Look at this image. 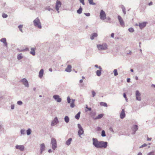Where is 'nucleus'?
Listing matches in <instances>:
<instances>
[{
  "label": "nucleus",
  "instance_id": "nucleus-47",
  "mask_svg": "<svg viewBox=\"0 0 155 155\" xmlns=\"http://www.w3.org/2000/svg\"><path fill=\"white\" fill-rule=\"evenodd\" d=\"M81 3L83 5H85V3L84 2V0H79Z\"/></svg>",
  "mask_w": 155,
  "mask_h": 155
},
{
  "label": "nucleus",
  "instance_id": "nucleus-3",
  "mask_svg": "<svg viewBox=\"0 0 155 155\" xmlns=\"http://www.w3.org/2000/svg\"><path fill=\"white\" fill-rule=\"evenodd\" d=\"M97 47L100 51L105 50L107 48V45L106 44L97 45Z\"/></svg>",
  "mask_w": 155,
  "mask_h": 155
},
{
  "label": "nucleus",
  "instance_id": "nucleus-63",
  "mask_svg": "<svg viewBox=\"0 0 155 155\" xmlns=\"http://www.w3.org/2000/svg\"><path fill=\"white\" fill-rule=\"evenodd\" d=\"M137 155H142V153L141 152H139L138 153Z\"/></svg>",
  "mask_w": 155,
  "mask_h": 155
},
{
  "label": "nucleus",
  "instance_id": "nucleus-58",
  "mask_svg": "<svg viewBox=\"0 0 155 155\" xmlns=\"http://www.w3.org/2000/svg\"><path fill=\"white\" fill-rule=\"evenodd\" d=\"M18 51H19V52H22V51H24V49H22V50H19V49H18Z\"/></svg>",
  "mask_w": 155,
  "mask_h": 155
},
{
  "label": "nucleus",
  "instance_id": "nucleus-16",
  "mask_svg": "<svg viewBox=\"0 0 155 155\" xmlns=\"http://www.w3.org/2000/svg\"><path fill=\"white\" fill-rule=\"evenodd\" d=\"M147 22H143L141 23H139V26L141 29H142L143 28L145 27L147 24Z\"/></svg>",
  "mask_w": 155,
  "mask_h": 155
},
{
  "label": "nucleus",
  "instance_id": "nucleus-36",
  "mask_svg": "<svg viewBox=\"0 0 155 155\" xmlns=\"http://www.w3.org/2000/svg\"><path fill=\"white\" fill-rule=\"evenodd\" d=\"M23 27V25H20L18 26V28L19 29L20 31L21 32H23V30L22 29Z\"/></svg>",
  "mask_w": 155,
  "mask_h": 155
},
{
  "label": "nucleus",
  "instance_id": "nucleus-49",
  "mask_svg": "<svg viewBox=\"0 0 155 155\" xmlns=\"http://www.w3.org/2000/svg\"><path fill=\"white\" fill-rule=\"evenodd\" d=\"M14 107H15V106L14 104H12L11 105V108L12 109V110L14 109Z\"/></svg>",
  "mask_w": 155,
  "mask_h": 155
},
{
  "label": "nucleus",
  "instance_id": "nucleus-37",
  "mask_svg": "<svg viewBox=\"0 0 155 155\" xmlns=\"http://www.w3.org/2000/svg\"><path fill=\"white\" fill-rule=\"evenodd\" d=\"M113 72L114 73V75L115 76H117L118 74L117 70L116 69L114 70Z\"/></svg>",
  "mask_w": 155,
  "mask_h": 155
},
{
  "label": "nucleus",
  "instance_id": "nucleus-59",
  "mask_svg": "<svg viewBox=\"0 0 155 155\" xmlns=\"http://www.w3.org/2000/svg\"><path fill=\"white\" fill-rule=\"evenodd\" d=\"M52 150L51 149H49L48 150V152L49 153H51L52 152Z\"/></svg>",
  "mask_w": 155,
  "mask_h": 155
},
{
  "label": "nucleus",
  "instance_id": "nucleus-4",
  "mask_svg": "<svg viewBox=\"0 0 155 155\" xmlns=\"http://www.w3.org/2000/svg\"><path fill=\"white\" fill-rule=\"evenodd\" d=\"M51 144H52V148L54 150L57 147V143L56 140L54 138L51 139Z\"/></svg>",
  "mask_w": 155,
  "mask_h": 155
},
{
  "label": "nucleus",
  "instance_id": "nucleus-39",
  "mask_svg": "<svg viewBox=\"0 0 155 155\" xmlns=\"http://www.w3.org/2000/svg\"><path fill=\"white\" fill-rule=\"evenodd\" d=\"M20 133L21 135H24L25 134V130L24 129H21L20 130Z\"/></svg>",
  "mask_w": 155,
  "mask_h": 155
},
{
  "label": "nucleus",
  "instance_id": "nucleus-8",
  "mask_svg": "<svg viewBox=\"0 0 155 155\" xmlns=\"http://www.w3.org/2000/svg\"><path fill=\"white\" fill-rule=\"evenodd\" d=\"M78 126L79 129V130L78 131V134L79 136L81 137V135L83 134L84 133V130L80 124H78Z\"/></svg>",
  "mask_w": 155,
  "mask_h": 155
},
{
  "label": "nucleus",
  "instance_id": "nucleus-48",
  "mask_svg": "<svg viewBox=\"0 0 155 155\" xmlns=\"http://www.w3.org/2000/svg\"><path fill=\"white\" fill-rule=\"evenodd\" d=\"M147 144L146 143H144L142 145H141V146L140 147V148H142L143 147H145L147 146Z\"/></svg>",
  "mask_w": 155,
  "mask_h": 155
},
{
  "label": "nucleus",
  "instance_id": "nucleus-52",
  "mask_svg": "<svg viewBox=\"0 0 155 155\" xmlns=\"http://www.w3.org/2000/svg\"><path fill=\"white\" fill-rule=\"evenodd\" d=\"M114 33H112L111 35V37H112V38H114Z\"/></svg>",
  "mask_w": 155,
  "mask_h": 155
},
{
  "label": "nucleus",
  "instance_id": "nucleus-50",
  "mask_svg": "<svg viewBox=\"0 0 155 155\" xmlns=\"http://www.w3.org/2000/svg\"><path fill=\"white\" fill-rule=\"evenodd\" d=\"M84 15L87 16H89L90 15V13H85Z\"/></svg>",
  "mask_w": 155,
  "mask_h": 155
},
{
  "label": "nucleus",
  "instance_id": "nucleus-10",
  "mask_svg": "<svg viewBox=\"0 0 155 155\" xmlns=\"http://www.w3.org/2000/svg\"><path fill=\"white\" fill-rule=\"evenodd\" d=\"M135 96L136 99L138 101H140L141 100V94L138 90H137L135 92Z\"/></svg>",
  "mask_w": 155,
  "mask_h": 155
},
{
  "label": "nucleus",
  "instance_id": "nucleus-32",
  "mask_svg": "<svg viewBox=\"0 0 155 155\" xmlns=\"http://www.w3.org/2000/svg\"><path fill=\"white\" fill-rule=\"evenodd\" d=\"M23 58V56H22V54L20 53L17 56V59L18 60H20L21 59Z\"/></svg>",
  "mask_w": 155,
  "mask_h": 155
},
{
  "label": "nucleus",
  "instance_id": "nucleus-41",
  "mask_svg": "<svg viewBox=\"0 0 155 155\" xmlns=\"http://www.w3.org/2000/svg\"><path fill=\"white\" fill-rule=\"evenodd\" d=\"M129 31L130 32H133L134 31V29L132 28H130L128 29Z\"/></svg>",
  "mask_w": 155,
  "mask_h": 155
},
{
  "label": "nucleus",
  "instance_id": "nucleus-46",
  "mask_svg": "<svg viewBox=\"0 0 155 155\" xmlns=\"http://www.w3.org/2000/svg\"><path fill=\"white\" fill-rule=\"evenodd\" d=\"M132 51L130 50H128L126 51V54H132Z\"/></svg>",
  "mask_w": 155,
  "mask_h": 155
},
{
  "label": "nucleus",
  "instance_id": "nucleus-21",
  "mask_svg": "<svg viewBox=\"0 0 155 155\" xmlns=\"http://www.w3.org/2000/svg\"><path fill=\"white\" fill-rule=\"evenodd\" d=\"M36 50V48H31V51L30 52L31 54H32L33 56L35 55V50Z\"/></svg>",
  "mask_w": 155,
  "mask_h": 155
},
{
  "label": "nucleus",
  "instance_id": "nucleus-22",
  "mask_svg": "<svg viewBox=\"0 0 155 155\" xmlns=\"http://www.w3.org/2000/svg\"><path fill=\"white\" fill-rule=\"evenodd\" d=\"M96 114V112L95 111H91L90 113V116L92 117L93 119L94 120V118L96 117H95V116Z\"/></svg>",
  "mask_w": 155,
  "mask_h": 155
},
{
  "label": "nucleus",
  "instance_id": "nucleus-45",
  "mask_svg": "<svg viewBox=\"0 0 155 155\" xmlns=\"http://www.w3.org/2000/svg\"><path fill=\"white\" fill-rule=\"evenodd\" d=\"M91 92H92V97H94L96 95V93L94 91H92Z\"/></svg>",
  "mask_w": 155,
  "mask_h": 155
},
{
  "label": "nucleus",
  "instance_id": "nucleus-64",
  "mask_svg": "<svg viewBox=\"0 0 155 155\" xmlns=\"http://www.w3.org/2000/svg\"><path fill=\"white\" fill-rule=\"evenodd\" d=\"M110 130L111 131H112V132H113V129L112 128H110Z\"/></svg>",
  "mask_w": 155,
  "mask_h": 155
},
{
  "label": "nucleus",
  "instance_id": "nucleus-1",
  "mask_svg": "<svg viewBox=\"0 0 155 155\" xmlns=\"http://www.w3.org/2000/svg\"><path fill=\"white\" fill-rule=\"evenodd\" d=\"M93 144L97 148H106L107 146L108 143L103 141H98L96 138H92Z\"/></svg>",
  "mask_w": 155,
  "mask_h": 155
},
{
  "label": "nucleus",
  "instance_id": "nucleus-25",
  "mask_svg": "<svg viewBox=\"0 0 155 155\" xmlns=\"http://www.w3.org/2000/svg\"><path fill=\"white\" fill-rule=\"evenodd\" d=\"M72 140V139L71 138H69L66 142V144L68 145H69L71 143V141Z\"/></svg>",
  "mask_w": 155,
  "mask_h": 155
},
{
  "label": "nucleus",
  "instance_id": "nucleus-5",
  "mask_svg": "<svg viewBox=\"0 0 155 155\" xmlns=\"http://www.w3.org/2000/svg\"><path fill=\"white\" fill-rule=\"evenodd\" d=\"M67 102L68 104H70V106L71 108H73L75 107L74 102L75 100L72 99L71 102V99L69 96L67 98Z\"/></svg>",
  "mask_w": 155,
  "mask_h": 155
},
{
  "label": "nucleus",
  "instance_id": "nucleus-11",
  "mask_svg": "<svg viewBox=\"0 0 155 155\" xmlns=\"http://www.w3.org/2000/svg\"><path fill=\"white\" fill-rule=\"evenodd\" d=\"M117 18L121 26L124 27L125 26L124 23L120 15H118Z\"/></svg>",
  "mask_w": 155,
  "mask_h": 155
},
{
  "label": "nucleus",
  "instance_id": "nucleus-30",
  "mask_svg": "<svg viewBox=\"0 0 155 155\" xmlns=\"http://www.w3.org/2000/svg\"><path fill=\"white\" fill-rule=\"evenodd\" d=\"M82 8L81 6H80L79 9L77 11V13L79 14L81 13L82 12Z\"/></svg>",
  "mask_w": 155,
  "mask_h": 155
},
{
  "label": "nucleus",
  "instance_id": "nucleus-9",
  "mask_svg": "<svg viewBox=\"0 0 155 155\" xmlns=\"http://www.w3.org/2000/svg\"><path fill=\"white\" fill-rule=\"evenodd\" d=\"M61 2L59 0H57L55 5V9L57 11L58 13H59V8L61 7Z\"/></svg>",
  "mask_w": 155,
  "mask_h": 155
},
{
  "label": "nucleus",
  "instance_id": "nucleus-24",
  "mask_svg": "<svg viewBox=\"0 0 155 155\" xmlns=\"http://www.w3.org/2000/svg\"><path fill=\"white\" fill-rule=\"evenodd\" d=\"M97 33H94L92 34L90 37V38L91 40H93L95 37H97Z\"/></svg>",
  "mask_w": 155,
  "mask_h": 155
},
{
  "label": "nucleus",
  "instance_id": "nucleus-61",
  "mask_svg": "<svg viewBox=\"0 0 155 155\" xmlns=\"http://www.w3.org/2000/svg\"><path fill=\"white\" fill-rule=\"evenodd\" d=\"M79 82L80 83H82L83 82V79L80 80Z\"/></svg>",
  "mask_w": 155,
  "mask_h": 155
},
{
  "label": "nucleus",
  "instance_id": "nucleus-40",
  "mask_svg": "<svg viewBox=\"0 0 155 155\" xmlns=\"http://www.w3.org/2000/svg\"><path fill=\"white\" fill-rule=\"evenodd\" d=\"M147 155H155L154 151H151L147 154Z\"/></svg>",
  "mask_w": 155,
  "mask_h": 155
},
{
  "label": "nucleus",
  "instance_id": "nucleus-13",
  "mask_svg": "<svg viewBox=\"0 0 155 155\" xmlns=\"http://www.w3.org/2000/svg\"><path fill=\"white\" fill-rule=\"evenodd\" d=\"M58 122V118L56 117H55L54 120L52 121L51 125L52 126H54L57 124Z\"/></svg>",
  "mask_w": 155,
  "mask_h": 155
},
{
  "label": "nucleus",
  "instance_id": "nucleus-62",
  "mask_svg": "<svg viewBox=\"0 0 155 155\" xmlns=\"http://www.w3.org/2000/svg\"><path fill=\"white\" fill-rule=\"evenodd\" d=\"M87 109H88V110L89 111H91V107H88L87 108Z\"/></svg>",
  "mask_w": 155,
  "mask_h": 155
},
{
  "label": "nucleus",
  "instance_id": "nucleus-7",
  "mask_svg": "<svg viewBox=\"0 0 155 155\" xmlns=\"http://www.w3.org/2000/svg\"><path fill=\"white\" fill-rule=\"evenodd\" d=\"M20 82H21L25 85V86L27 87H29V84L27 80L25 78H23L20 81Z\"/></svg>",
  "mask_w": 155,
  "mask_h": 155
},
{
  "label": "nucleus",
  "instance_id": "nucleus-14",
  "mask_svg": "<svg viewBox=\"0 0 155 155\" xmlns=\"http://www.w3.org/2000/svg\"><path fill=\"white\" fill-rule=\"evenodd\" d=\"M138 127L137 125H133L132 127V130L133 131V134H135L136 132L138 130Z\"/></svg>",
  "mask_w": 155,
  "mask_h": 155
},
{
  "label": "nucleus",
  "instance_id": "nucleus-53",
  "mask_svg": "<svg viewBox=\"0 0 155 155\" xmlns=\"http://www.w3.org/2000/svg\"><path fill=\"white\" fill-rule=\"evenodd\" d=\"M130 78H128L127 79V81L128 83H129L130 82Z\"/></svg>",
  "mask_w": 155,
  "mask_h": 155
},
{
  "label": "nucleus",
  "instance_id": "nucleus-19",
  "mask_svg": "<svg viewBox=\"0 0 155 155\" xmlns=\"http://www.w3.org/2000/svg\"><path fill=\"white\" fill-rule=\"evenodd\" d=\"M0 41L1 42L3 43L4 44L5 46L6 47L7 46L8 44H7V43L6 42V38H2L0 39Z\"/></svg>",
  "mask_w": 155,
  "mask_h": 155
},
{
  "label": "nucleus",
  "instance_id": "nucleus-34",
  "mask_svg": "<svg viewBox=\"0 0 155 155\" xmlns=\"http://www.w3.org/2000/svg\"><path fill=\"white\" fill-rule=\"evenodd\" d=\"M100 105L101 106H104V107H107V104L106 103L101 102L100 103Z\"/></svg>",
  "mask_w": 155,
  "mask_h": 155
},
{
  "label": "nucleus",
  "instance_id": "nucleus-60",
  "mask_svg": "<svg viewBox=\"0 0 155 155\" xmlns=\"http://www.w3.org/2000/svg\"><path fill=\"white\" fill-rule=\"evenodd\" d=\"M94 67L97 68H98L99 66H98V65L96 64L94 65Z\"/></svg>",
  "mask_w": 155,
  "mask_h": 155
},
{
  "label": "nucleus",
  "instance_id": "nucleus-44",
  "mask_svg": "<svg viewBox=\"0 0 155 155\" xmlns=\"http://www.w3.org/2000/svg\"><path fill=\"white\" fill-rule=\"evenodd\" d=\"M17 104L18 105H21L23 103L21 101H17Z\"/></svg>",
  "mask_w": 155,
  "mask_h": 155
},
{
  "label": "nucleus",
  "instance_id": "nucleus-27",
  "mask_svg": "<svg viewBox=\"0 0 155 155\" xmlns=\"http://www.w3.org/2000/svg\"><path fill=\"white\" fill-rule=\"evenodd\" d=\"M101 70H97L96 72V74L98 76H100L101 74Z\"/></svg>",
  "mask_w": 155,
  "mask_h": 155
},
{
  "label": "nucleus",
  "instance_id": "nucleus-43",
  "mask_svg": "<svg viewBox=\"0 0 155 155\" xmlns=\"http://www.w3.org/2000/svg\"><path fill=\"white\" fill-rule=\"evenodd\" d=\"M2 17L4 18H5L8 17V15L4 13H3L2 14Z\"/></svg>",
  "mask_w": 155,
  "mask_h": 155
},
{
  "label": "nucleus",
  "instance_id": "nucleus-2",
  "mask_svg": "<svg viewBox=\"0 0 155 155\" xmlns=\"http://www.w3.org/2000/svg\"><path fill=\"white\" fill-rule=\"evenodd\" d=\"M34 25L39 29H41L42 26L41 23L38 18H36L33 21Z\"/></svg>",
  "mask_w": 155,
  "mask_h": 155
},
{
  "label": "nucleus",
  "instance_id": "nucleus-31",
  "mask_svg": "<svg viewBox=\"0 0 155 155\" xmlns=\"http://www.w3.org/2000/svg\"><path fill=\"white\" fill-rule=\"evenodd\" d=\"M27 134L28 135H30L31 133V130L30 128H28L26 130Z\"/></svg>",
  "mask_w": 155,
  "mask_h": 155
},
{
  "label": "nucleus",
  "instance_id": "nucleus-35",
  "mask_svg": "<svg viewBox=\"0 0 155 155\" xmlns=\"http://www.w3.org/2000/svg\"><path fill=\"white\" fill-rule=\"evenodd\" d=\"M101 136L102 137H105L106 136L105 132L104 130H103L101 131Z\"/></svg>",
  "mask_w": 155,
  "mask_h": 155
},
{
  "label": "nucleus",
  "instance_id": "nucleus-55",
  "mask_svg": "<svg viewBox=\"0 0 155 155\" xmlns=\"http://www.w3.org/2000/svg\"><path fill=\"white\" fill-rule=\"evenodd\" d=\"M123 96L126 99V94L124 93V94H123Z\"/></svg>",
  "mask_w": 155,
  "mask_h": 155
},
{
  "label": "nucleus",
  "instance_id": "nucleus-18",
  "mask_svg": "<svg viewBox=\"0 0 155 155\" xmlns=\"http://www.w3.org/2000/svg\"><path fill=\"white\" fill-rule=\"evenodd\" d=\"M45 146L44 143L40 144V153H42L45 150Z\"/></svg>",
  "mask_w": 155,
  "mask_h": 155
},
{
  "label": "nucleus",
  "instance_id": "nucleus-12",
  "mask_svg": "<svg viewBox=\"0 0 155 155\" xmlns=\"http://www.w3.org/2000/svg\"><path fill=\"white\" fill-rule=\"evenodd\" d=\"M53 98L58 102H60L61 101V99L58 95H54L53 96Z\"/></svg>",
  "mask_w": 155,
  "mask_h": 155
},
{
  "label": "nucleus",
  "instance_id": "nucleus-26",
  "mask_svg": "<svg viewBox=\"0 0 155 155\" xmlns=\"http://www.w3.org/2000/svg\"><path fill=\"white\" fill-rule=\"evenodd\" d=\"M120 7L122 8V11H123V12L124 13V15H125V14H126V9H125V7L123 5H121Z\"/></svg>",
  "mask_w": 155,
  "mask_h": 155
},
{
  "label": "nucleus",
  "instance_id": "nucleus-20",
  "mask_svg": "<svg viewBox=\"0 0 155 155\" xmlns=\"http://www.w3.org/2000/svg\"><path fill=\"white\" fill-rule=\"evenodd\" d=\"M44 71L43 69H41L39 71L38 74V77L40 78H42L44 74Z\"/></svg>",
  "mask_w": 155,
  "mask_h": 155
},
{
  "label": "nucleus",
  "instance_id": "nucleus-38",
  "mask_svg": "<svg viewBox=\"0 0 155 155\" xmlns=\"http://www.w3.org/2000/svg\"><path fill=\"white\" fill-rule=\"evenodd\" d=\"M89 2L90 5H95V3H94L93 2V0H88Z\"/></svg>",
  "mask_w": 155,
  "mask_h": 155
},
{
  "label": "nucleus",
  "instance_id": "nucleus-29",
  "mask_svg": "<svg viewBox=\"0 0 155 155\" xmlns=\"http://www.w3.org/2000/svg\"><path fill=\"white\" fill-rule=\"evenodd\" d=\"M103 116V114H99L98 115V116L97 117H96L94 118V120H96V119H101V118H102Z\"/></svg>",
  "mask_w": 155,
  "mask_h": 155
},
{
  "label": "nucleus",
  "instance_id": "nucleus-23",
  "mask_svg": "<svg viewBox=\"0 0 155 155\" xmlns=\"http://www.w3.org/2000/svg\"><path fill=\"white\" fill-rule=\"evenodd\" d=\"M71 66L70 65H68L67 67L65 69V71L68 72H71Z\"/></svg>",
  "mask_w": 155,
  "mask_h": 155
},
{
  "label": "nucleus",
  "instance_id": "nucleus-15",
  "mask_svg": "<svg viewBox=\"0 0 155 155\" xmlns=\"http://www.w3.org/2000/svg\"><path fill=\"white\" fill-rule=\"evenodd\" d=\"M15 148L17 149H19L21 151H23L24 150V147L23 145H18L15 146Z\"/></svg>",
  "mask_w": 155,
  "mask_h": 155
},
{
  "label": "nucleus",
  "instance_id": "nucleus-33",
  "mask_svg": "<svg viewBox=\"0 0 155 155\" xmlns=\"http://www.w3.org/2000/svg\"><path fill=\"white\" fill-rule=\"evenodd\" d=\"M80 112H79L75 116V118L77 119L78 120L79 119L80 117Z\"/></svg>",
  "mask_w": 155,
  "mask_h": 155
},
{
  "label": "nucleus",
  "instance_id": "nucleus-56",
  "mask_svg": "<svg viewBox=\"0 0 155 155\" xmlns=\"http://www.w3.org/2000/svg\"><path fill=\"white\" fill-rule=\"evenodd\" d=\"M153 5V3L152 2H150L148 4V5Z\"/></svg>",
  "mask_w": 155,
  "mask_h": 155
},
{
  "label": "nucleus",
  "instance_id": "nucleus-57",
  "mask_svg": "<svg viewBox=\"0 0 155 155\" xmlns=\"http://www.w3.org/2000/svg\"><path fill=\"white\" fill-rule=\"evenodd\" d=\"M98 68L100 70H101L102 69V68L101 66H99Z\"/></svg>",
  "mask_w": 155,
  "mask_h": 155
},
{
  "label": "nucleus",
  "instance_id": "nucleus-28",
  "mask_svg": "<svg viewBox=\"0 0 155 155\" xmlns=\"http://www.w3.org/2000/svg\"><path fill=\"white\" fill-rule=\"evenodd\" d=\"M69 118L68 116H65L64 118V120L66 123H68L69 121Z\"/></svg>",
  "mask_w": 155,
  "mask_h": 155
},
{
  "label": "nucleus",
  "instance_id": "nucleus-42",
  "mask_svg": "<svg viewBox=\"0 0 155 155\" xmlns=\"http://www.w3.org/2000/svg\"><path fill=\"white\" fill-rule=\"evenodd\" d=\"M46 9L48 10L49 11L53 10V9L51 8L49 6H48L46 8Z\"/></svg>",
  "mask_w": 155,
  "mask_h": 155
},
{
  "label": "nucleus",
  "instance_id": "nucleus-17",
  "mask_svg": "<svg viewBox=\"0 0 155 155\" xmlns=\"http://www.w3.org/2000/svg\"><path fill=\"white\" fill-rule=\"evenodd\" d=\"M125 115L124 110V109H123L120 113V118L121 119H123L125 117Z\"/></svg>",
  "mask_w": 155,
  "mask_h": 155
},
{
  "label": "nucleus",
  "instance_id": "nucleus-54",
  "mask_svg": "<svg viewBox=\"0 0 155 155\" xmlns=\"http://www.w3.org/2000/svg\"><path fill=\"white\" fill-rule=\"evenodd\" d=\"M24 51H28L29 50V48H26L25 49H24Z\"/></svg>",
  "mask_w": 155,
  "mask_h": 155
},
{
  "label": "nucleus",
  "instance_id": "nucleus-6",
  "mask_svg": "<svg viewBox=\"0 0 155 155\" xmlns=\"http://www.w3.org/2000/svg\"><path fill=\"white\" fill-rule=\"evenodd\" d=\"M100 19L102 20H104L106 18V14L105 12L103 10H101L100 13Z\"/></svg>",
  "mask_w": 155,
  "mask_h": 155
},
{
  "label": "nucleus",
  "instance_id": "nucleus-51",
  "mask_svg": "<svg viewBox=\"0 0 155 155\" xmlns=\"http://www.w3.org/2000/svg\"><path fill=\"white\" fill-rule=\"evenodd\" d=\"M151 139H152L151 138H149V137H147V141H150L151 140Z\"/></svg>",
  "mask_w": 155,
  "mask_h": 155
}]
</instances>
